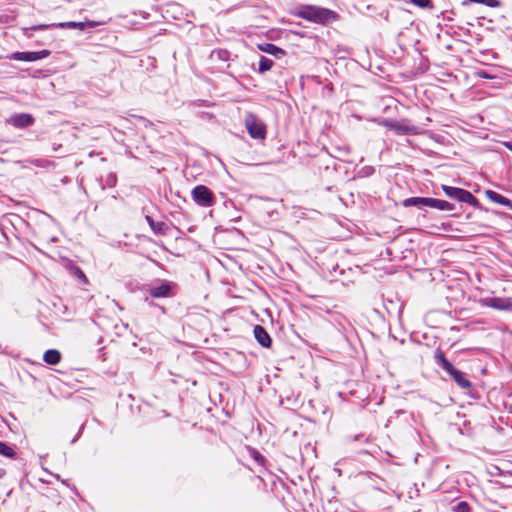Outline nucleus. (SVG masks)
I'll return each instance as SVG.
<instances>
[{
  "label": "nucleus",
  "instance_id": "obj_20",
  "mask_svg": "<svg viewBox=\"0 0 512 512\" xmlns=\"http://www.w3.org/2000/svg\"><path fill=\"white\" fill-rule=\"evenodd\" d=\"M57 27L69 28V29L78 28L80 30H84L85 29V24H84V22L69 21V22L59 23V24H57Z\"/></svg>",
  "mask_w": 512,
  "mask_h": 512
},
{
  "label": "nucleus",
  "instance_id": "obj_22",
  "mask_svg": "<svg viewBox=\"0 0 512 512\" xmlns=\"http://www.w3.org/2000/svg\"><path fill=\"white\" fill-rule=\"evenodd\" d=\"M453 511L454 512H471V508L467 502L461 501L453 507Z\"/></svg>",
  "mask_w": 512,
  "mask_h": 512
},
{
  "label": "nucleus",
  "instance_id": "obj_8",
  "mask_svg": "<svg viewBox=\"0 0 512 512\" xmlns=\"http://www.w3.org/2000/svg\"><path fill=\"white\" fill-rule=\"evenodd\" d=\"M50 55L49 50H41L36 52H14L6 56V59L15 61L35 62L44 59Z\"/></svg>",
  "mask_w": 512,
  "mask_h": 512
},
{
  "label": "nucleus",
  "instance_id": "obj_18",
  "mask_svg": "<svg viewBox=\"0 0 512 512\" xmlns=\"http://www.w3.org/2000/svg\"><path fill=\"white\" fill-rule=\"evenodd\" d=\"M273 65H274L273 60H271L265 56H261L260 60H259L258 71H259V73L267 72L272 69Z\"/></svg>",
  "mask_w": 512,
  "mask_h": 512
},
{
  "label": "nucleus",
  "instance_id": "obj_21",
  "mask_svg": "<svg viewBox=\"0 0 512 512\" xmlns=\"http://www.w3.org/2000/svg\"><path fill=\"white\" fill-rule=\"evenodd\" d=\"M71 272L73 273V275L79 279L83 284H88V279L85 275V273L83 272V270L78 267V266H73L71 267Z\"/></svg>",
  "mask_w": 512,
  "mask_h": 512
},
{
  "label": "nucleus",
  "instance_id": "obj_13",
  "mask_svg": "<svg viewBox=\"0 0 512 512\" xmlns=\"http://www.w3.org/2000/svg\"><path fill=\"white\" fill-rule=\"evenodd\" d=\"M62 355L57 349H49L44 352L43 361L49 365H57L61 361Z\"/></svg>",
  "mask_w": 512,
  "mask_h": 512
},
{
  "label": "nucleus",
  "instance_id": "obj_3",
  "mask_svg": "<svg viewBox=\"0 0 512 512\" xmlns=\"http://www.w3.org/2000/svg\"><path fill=\"white\" fill-rule=\"evenodd\" d=\"M381 124L388 130L394 131L400 135H416L419 133V128L408 119H385Z\"/></svg>",
  "mask_w": 512,
  "mask_h": 512
},
{
  "label": "nucleus",
  "instance_id": "obj_11",
  "mask_svg": "<svg viewBox=\"0 0 512 512\" xmlns=\"http://www.w3.org/2000/svg\"><path fill=\"white\" fill-rule=\"evenodd\" d=\"M257 48L265 53L275 56L276 58H282L285 55V51L272 43L258 44Z\"/></svg>",
  "mask_w": 512,
  "mask_h": 512
},
{
  "label": "nucleus",
  "instance_id": "obj_17",
  "mask_svg": "<svg viewBox=\"0 0 512 512\" xmlns=\"http://www.w3.org/2000/svg\"><path fill=\"white\" fill-rule=\"evenodd\" d=\"M487 305L499 310H505L510 306L508 300L498 297L487 299Z\"/></svg>",
  "mask_w": 512,
  "mask_h": 512
},
{
  "label": "nucleus",
  "instance_id": "obj_9",
  "mask_svg": "<svg viewBox=\"0 0 512 512\" xmlns=\"http://www.w3.org/2000/svg\"><path fill=\"white\" fill-rule=\"evenodd\" d=\"M34 121V117L28 113L14 114L7 119L8 124L19 129L31 126Z\"/></svg>",
  "mask_w": 512,
  "mask_h": 512
},
{
  "label": "nucleus",
  "instance_id": "obj_23",
  "mask_svg": "<svg viewBox=\"0 0 512 512\" xmlns=\"http://www.w3.org/2000/svg\"><path fill=\"white\" fill-rule=\"evenodd\" d=\"M413 4L417 5L418 7H421V8H428V7H432V1L431 0H410Z\"/></svg>",
  "mask_w": 512,
  "mask_h": 512
},
{
  "label": "nucleus",
  "instance_id": "obj_26",
  "mask_svg": "<svg viewBox=\"0 0 512 512\" xmlns=\"http://www.w3.org/2000/svg\"><path fill=\"white\" fill-rule=\"evenodd\" d=\"M50 26H57V24H52V25H49V24H40V25L32 26L30 29H32V30H46V29H48Z\"/></svg>",
  "mask_w": 512,
  "mask_h": 512
},
{
  "label": "nucleus",
  "instance_id": "obj_12",
  "mask_svg": "<svg viewBox=\"0 0 512 512\" xmlns=\"http://www.w3.org/2000/svg\"><path fill=\"white\" fill-rule=\"evenodd\" d=\"M430 197H411L402 201L404 207L415 206L418 208L428 207Z\"/></svg>",
  "mask_w": 512,
  "mask_h": 512
},
{
  "label": "nucleus",
  "instance_id": "obj_16",
  "mask_svg": "<svg viewBox=\"0 0 512 512\" xmlns=\"http://www.w3.org/2000/svg\"><path fill=\"white\" fill-rule=\"evenodd\" d=\"M0 455L5 458L14 460V459H16L17 453L12 445H9L6 442L0 441Z\"/></svg>",
  "mask_w": 512,
  "mask_h": 512
},
{
  "label": "nucleus",
  "instance_id": "obj_30",
  "mask_svg": "<svg viewBox=\"0 0 512 512\" xmlns=\"http://www.w3.org/2000/svg\"><path fill=\"white\" fill-rule=\"evenodd\" d=\"M254 479L257 480L258 482H262V479L260 477H255Z\"/></svg>",
  "mask_w": 512,
  "mask_h": 512
},
{
  "label": "nucleus",
  "instance_id": "obj_6",
  "mask_svg": "<svg viewBox=\"0 0 512 512\" xmlns=\"http://www.w3.org/2000/svg\"><path fill=\"white\" fill-rule=\"evenodd\" d=\"M194 202L202 207H211L215 203L213 192L205 185H197L191 191Z\"/></svg>",
  "mask_w": 512,
  "mask_h": 512
},
{
  "label": "nucleus",
  "instance_id": "obj_25",
  "mask_svg": "<svg viewBox=\"0 0 512 512\" xmlns=\"http://www.w3.org/2000/svg\"><path fill=\"white\" fill-rule=\"evenodd\" d=\"M106 23H107V21H106V20L84 21L85 28H86V27H88V28H93V27H96V26L105 25Z\"/></svg>",
  "mask_w": 512,
  "mask_h": 512
},
{
  "label": "nucleus",
  "instance_id": "obj_2",
  "mask_svg": "<svg viewBox=\"0 0 512 512\" xmlns=\"http://www.w3.org/2000/svg\"><path fill=\"white\" fill-rule=\"evenodd\" d=\"M299 18L313 23L324 24L330 19H335L336 13L332 10L317 6H303L296 13Z\"/></svg>",
  "mask_w": 512,
  "mask_h": 512
},
{
  "label": "nucleus",
  "instance_id": "obj_10",
  "mask_svg": "<svg viewBox=\"0 0 512 512\" xmlns=\"http://www.w3.org/2000/svg\"><path fill=\"white\" fill-rule=\"evenodd\" d=\"M254 337L257 342L264 348H269L272 344V340L270 335L267 333L264 327L261 325H256L254 327Z\"/></svg>",
  "mask_w": 512,
  "mask_h": 512
},
{
  "label": "nucleus",
  "instance_id": "obj_15",
  "mask_svg": "<svg viewBox=\"0 0 512 512\" xmlns=\"http://www.w3.org/2000/svg\"><path fill=\"white\" fill-rule=\"evenodd\" d=\"M488 199H490L492 202L503 205V206H511V200L502 196L501 194L493 191V190H487L485 192Z\"/></svg>",
  "mask_w": 512,
  "mask_h": 512
},
{
  "label": "nucleus",
  "instance_id": "obj_1",
  "mask_svg": "<svg viewBox=\"0 0 512 512\" xmlns=\"http://www.w3.org/2000/svg\"><path fill=\"white\" fill-rule=\"evenodd\" d=\"M434 358L437 360L441 368L448 373L458 387L461 389H469L472 386L470 380L466 377L465 373L457 370L453 364L446 358L445 353L441 348H437L434 352Z\"/></svg>",
  "mask_w": 512,
  "mask_h": 512
},
{
  "label": "nucleus",
  "instance_id": "obj_29",
  "mask_svg": "<svg viewBox=\"0 0 512 512\" xmlns=\"http://www.w3.org/2000/svg\"><path fill=\"white\" fill-rule=\"evenodd\" d=\"M469 2H472V3H478L480 4L481 3V0H468Z\"/></svg>",
  "mask_w": 512,
  "mask_h": 512
},
{
  "label": "nucleus",
  "instance_id": "obj_5",
  "mask_svg": "<svg viewBox=\"0 0 512 512\" xmlns=\"http://www.w3.org/2000/svg\"><path fill=\"white\" fill-rule=\"evenodd\" d=\"M442 190L448 197L456 199L459 202L468 203L473 207H477L479 205L478 199L467 190L447 185H442Z\"/></svg>",
  "mask_w": 512,
  "mask_h": 512
},
{
  "label": "nucleus",
  "instance_id": "obj_19",
  "mask_svg": "<svg viewBox=\"0 0 512 512\" xmlns=\"http://www.w3.org/2000/svg\"><path fill=\"white\" fill-rule=\"evenodd\" d=\"M155 234L158 235H167L169 231V227L165 222H154L150 227Z\"/></svg>",
  "mask_w": 512,
  "mask_h": 512
},
{
  "label": "nucleus",
  "instance_id": "obj_24",
  "mask_svg": "<svg viewBox=\"0 0 512 512\" xmlns=\"http://www.w3.org/2000/svg\"><path fill=\"white\" fill-rule=\"evenodd\" d=\"M480 4L491 8H497L501 6V2L499 0H481Z\"/></svg>",
  "mask_w": 512,
  "mask_h": 512
},
{
  "label": "nucleus",
  "instance_id": "obj_7",
  "mask_svg": "<svg viewBox=\"0 0 512 512\" xmlns=\"http://www.w3.org/2000/svg\"><path fill=\"white\" fill-rule=\"evenodd\" d=\"M176 285L169 281H162L157 286H152L147 290V295L151 298H169L175 295Z\"/></svg>",
  "mask_w": 512,
  "mask_h": 512
},
{
  "label": "nucleus",
  "instance_id": "obj_28",
  "mask_svg": "<svg viewBox=\"0 0 512 512\" xmlns=\"http://www.w3.org/2000/svg\"><path fill=\"white\" fill-rule=\"evenodd\" d=\"M507 473L512 475V461L508 463Z\"/></svg>",
  "mask_w": 512,
  "mask_h": 512
},
{
  "label": "nucleus",
  "instance_id": "obj_4",
  "mask_svg": "<svg viewBox=\"0 0 512 512\" xmlns=\"http://www.w3.org/2000/svg\"><path fill=\"white\" fill-rule=\"evenodd\" d=\"M244 122L247 132L252 138L263 140L266 137V125L257 116L249 113L245 116Z\"/></svg>",
  "mask_w": 512,
  "mask_h": 512
},
{
  "label": "nucleus",
  "instance_id": "obj_14",
  "mask_svg": "<svg viewBox=\"0 0 512 512\" xmlns=\"http://www.w3.org/2000/svg\"><path fill=\"white\" fill-rule=\"evenodd\" d=\"M429 208L442 210V211H452L454 209V205L446 200L430 198L429 199Z\"/></svg>",
  "mask_w": 512,
  "mask_h": 512
},
{
  "label": "nucleus",
  "instance_id": "obj_27",
  "mask_svg": "<svg viewBox=\"0 0 512 512\" xmlns=\"http://www.w3.org/2000/svg\"><path fill=\"white\" fill-rule=\"evenodd\" d=\"M145 219H146V221H147V223L149 224V226H150V227H151V226L153 225V223L155 222V221L153 220V218H152L151 216H149V215H146Z\"/></svg>",
  "mask_w": 512,
  "mask_h": 512
}]
</instances>
